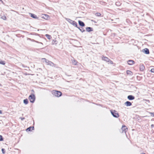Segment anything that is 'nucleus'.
Returning <instances> with one entry per match:
<instances>
[{
  "label": "nucleus",
  "mask_w": 154,
  "mask_h": 154,
  "mask_svg": "<svg viewBox=\"0 0 154 154\" xmlns=\"http://www.w3.org/2000/svg\"><path fill=\"white\" fill-rule=\"evenodd\" d=\"M2 152L3 154H4L5 153V149L4 148H2Z\"/></svg>",
  "instance_id": "nucleus-27"
},
{
  "label": "nucleus",
  "mask_w": 154,
  "mask_h": 154,
  "mask_svg": "<svg viewBox=\"0 0 154 154\" xmlns=\"http://www.w3.org/2000/svg\"><path fill=\"white\" fill-rule=\"evenodd\" d=\"M1 18L4 20H6L7 19V17L5 15H4L3 16H2Z\"/></svg>",
  "instance_id": "nucleus-20"
},
{
  "label": "nucleus",
  "mask_w": 154,
  "mask_h": 154,
  "mask_svg": "<svg viewBox=\"0 0 154 154\" xmlns=\"http://www.w3.org/2000/svg\"><path fill=\"white\" fill-rule=\"evenodd\" d=\"M126 73L127 75H132L133 74L132 72L130 70H127L126 71Z\"/></svg>",
  "instance_id": "nucleus-15"
},
{
  "label": "nucleus",
  "mask_w": 154,
  "mask_h": 154,
  "mask_svg": "<svg viewBox=\"0 0 154 154\" xmlns=\"http://www.w3.org/2000/svg\"><path fill=\"white\" fill-rule=\"evenodd\" d=\"M57 43V40H53L52 42V44L53 45H56Z\"/></svg>",
  "instance_id": "nucleus-16"
},
{
  "label": "nucleus",
  "mask_w": 154,
  "mask_h": 154,
  "mask_svg": "<svg viewBox=\"0 0 154 154\" xmlns=\"http://www.w3.org/2000/svg\"><path fill=\"white\" fill-rule=\"evenodd\" d=\"M0 64L2 65H5V62L4 61L0 60Z\"/></svg>",
  "instance_id": "nucleus-24"
},
{
  "label": "nucleus",
  "mask_w": 154,
  "mask_h": 154,
  "mask_svg": "<svg viewBox=\"0 0 154 154\" xmlns=\"http://www.w3.org/2000/svg\"><path fill=\"white\" fill-rule=\"evenodd\" d=\"M42 18L45 19H48L49 18V16L47 15L43 14Z\"/></svg>",
  "instance_id": "nucleus-13"
},
{
  "label": "nucleus",
  "mask_w": 154,
  "mask_h": 154,
  "mask_svg": "<svg viewBox=\"0 0 154 154\" xmlns=\"http://www.w3.org/2000/svg\"><path fill=\"white\" fill-rule=\"evenodd\" d=\"M128 128L125 125H123L121 128V130H122V132L126 133V132L128 131Z\"/></svg>",
  "instance_id": "nucleus-4"
},
{
  "label": "nucleus",
  "mask_w": 154,
  "mask_h": 154,
  "mask_svg": "<svg viewBox=\"0 0 154 154\" xmlns=\"http://www.w3.org/2000/svg\"><path fill=\"white\" fill-rule=\"evenodd\" d=\"M52 94L57 97H60L62 95L61 92L60 91L54 90L51 91Z\"/></svg>",
  "instance_id": "nucleus-1"
},
{
  "label": "nucleus",
  "mask_w": 154,
  "mask_h": 154,
  "mask_svg": "<svg viewBox=\"0 0 154 154\" xmlns=\"http://www.w3.org/2000/svg\"><path fill=\"white\" fill-rule=\"evenodd\" d=\"M145 101H146L147 102H148V103H149L150 102V101L149 100H144Z\"/></svg>",
  "instance_id": "nucleus-31"
},
{
  "label": "nucleus",
  "mask_w": 154,
  "mask_h": 154,
  "mask_svg": "<svg viewBox=\"0 0 154 154\" xmlns=\"http://www.w3.org/2000/svg\"><path fill=\"white\" fill-rule=\"evenodd\" d=\"M31 17L34 18H36V17H35V15L34 14H31Z\"/></svg>",
  "instance_id": "nucleus-30"
},
{
  "label": "nucleus",
  "mask_w": 154,
  "mask_h": 154,
  "mask_svg": "<svg viewBox=\"0 0 154 154\" xmlns=\"http://www.w3.org/2000/svg\"><path fill=\"white\" fill-rule=\"evenodd\" d=\"M72 63L75 65L77 64L78 62L76 60H74L72 61Z\"/></svg>",
  "instance_id": "nucleus-23"
},
{
  "label": "nucleus",
  "mask_w": 154,
  "mask_h": 154,
  "mask_svg": "<svg viewBox=\"0 0 154 154\" xmlns=\"http://www.w3.org/2000/svg\"><path fill=\"white\" fill-rule=\"evenodd\" d=\"M0 141H3V138L2 135H0Z\"/></svg>",
  "instance_id": "nucleus-26"
},
{
  "label": "nucleus",
  "mask_w": 154,
  "mask_h": 154,
  "mask_svg": "<svg viewBox=\"0 0 154 154\" xmlns=\"http://www.w3.org/2000/svg\"><path fill=\"white\" fill-rule=\"evenodd\" d=\"M150 71L151 72L154 73V68L150 70Z\"/></svg>",
  "instance_id": "nucleus-29"
},
{
  "label": "nucleus",
  "mask_w": 154,
  "mask_h": 154,
  "mask_svg": "<svg viewBox=\"0 0 154 154\" xmlns=\"http://www.w3.org/2000/svg\"><path fill=\"white\" fill-rule=\"evenodd\" d=\"M43 59L46 60V59L45 58H43Z\"/></svg>",
  "instance_id": "nucleus-35"
},
{
  "label": "nucleus",
  "mask_w": 154,
  "mask_h": 154,
  "mask_svg": "<svg viewBox=\"0 0 154 154\" xmlns=\"http://www.w3.org/2000/svg\"><path fill=\"white\" fill-rule=\"evenodd\" d=\"M145 69V67L143 64L141 63L140 65V70L141 71H143Z\"/></svg>",
  "instance_id": "nucleus-5"
},
{
  "label": "nucleus",
  "mask_w": 154,
  "mask_h": 154,
  "mask_svg": "<svg viewBox=\"0 0 154 154\" xmlns=\"http://www.w3.org/2000/svg\"><path fill=\"white\" fill-rule=\"evenodd\" d=\"M143 51L144 52L145 54H148L149 53V49L146 48L144 49Z\"/></svg>",
  "instance_id": "nucleus-9"
},
{
  "label": "nucleus",
  "mask_w": 154,
  "mask_h": 154,
  "mask_svg": "<svg viewBox=\"0 0 154 154\" xmlns=\"http://www.w3.org/2000/svg\"><path fill=\"white\" fill-rule=\"evenodd\" d=\"M78 22L79 25L82 26H85L84 23L82 21L79 20Z\"/></svg>",
  "instance_id": "nucleus-12"
},
{
  "label": "nucleus",
  "mask_w": 154,
  "mask_h": 154,
  "mask_svg": "<svg viewBox=\"0 0 154 154\" xmlns=\"http://www.w3.org/2000/svg\"><path fill=\"white\" fill-rule=\"evenodd\" d=\"M102 59L103 60L105 61L106 62H108L109 59L108 57L104 56H103Z\"/></svg>",
  "instance_id": "nucleus-7"
},
{
  "label": "nucleus",
  "mask_w": 154,
  "mask_h": 154,
  "mask_svg": "<svg viewBox=\"0 0 154 154\" xmlns=\"http://www.w3.org/2000/svg\"><path fill=\"white\" fill-rule=\"evenodd\" d=\"M45 36L48 39H50L51 38V35L48 34H46Z\"/></svg>",
  "instance_id": "nucleus-19"
},
{
  "label": "nucleus",
  "mask_w": 154,
  "mask_h": 154,
  "mask_svg": "<svg viewBox=\"0 0 154 154\" xmlns=\"http://www.w3.org/2000/svg\"><path fill=\"white\" fill-rule=\"evenodd\" d=\"M23 102L24 103L26 104H27L28 103V101L27 99H25L23 100Z\"/></svg>",
  "instance_id": "nucleus-21"
},
{
  "label": "nucleus",
  "mask_w": 154,
  "mask_h": 154,
  "mask_svg": "<svg viewBox=\"0 0 154 154\" xmlns=\"http://www.w3.org/2000/svg\"><path fill=\"white\" fill-rule=\"evenodd\" d=\"M95 15L97 17H99L101 16V14L100 13H97L95 14Z\"/></svg>",
  "instance_id": "nucleus-22"
},
{
  "label": "nucleus",
  "mask_w": 154,
  "mask_h": 154,
  "mask_svg": "<svg viewBox=\"0 0 154 154\" xmlns=\"http://www.w3.org/2000/svg\"><path fill=\"white\" fill-rule=\"evenodd\" d=\"M125 104L127 106H131L132 104L131 102L128 101H127L125 103Z\"/></svg>",
  "instance_id": "nucleus-11"
},
{
  "label": "nucleus",
  "mask_w": 154,
  "mask_h": 154,
  "mask_svg": "<svg viewBox=\"0 0 154 154\" xmlns=\"http://www.w3.org/2000/svg\"><path fill=\"white\" fill-rule=\"evenodd\" d=\"M151 116L152 117H154V112H150Z\"/></svg>",
  "instance_id": "nucleus-28"
},
{
  "label": "nucleus",
  "mask_w": 154,
  "mask_h": 154,
  "mask_svg": "<svg viewBox=\"0 0 154 154\" xmlns=\"http://www.w3.org/2000/svg\"><path fill=\"white\" fill-rule=\"evenodd\" d=\"M86 30L88 32L92 31V28L90 27H87L86 28Z\"/></svg>",
  "instance_id": "nucleus-17"
},
{
  "label": "nucleus",
  "mask_w": 154,
  "mask_h": 154,
  "mask_svg": "<svg viewBox=\"0 0 154 154\" xmlns=\"http://www.w3.org/2000/svg\"><path fill=\"white\" fill-rule=\"evenodd\" d=\"M2 113V111L0 110V114H1Z\"/></svg>",
  "instance_id": "nucleus-33"
},
{
  "label": "nucleus",
  "mask_w": 154,
  "mask_h": 154,
  "mask_svg": "<svg viewBox=\"0 0 154 154\" xmlns=\"http://www.w3.org/2000/svg\"><path fill=\"white\" fill-rule=\"evenodd\" d=\"M79 29H80V30L82 32H83L84 31H85V30H81L79 28Z\"/></svg>",
  "instance_id": "nucleus-32"
},
{
  "label": "nucleus",
  "mask_w": 154,
  "mask_h": 154,
  "mask_svg": "<svg viewBox=\"0 0 154 154\" xmlns=\"http://www.w3.org/2000/svg\"><path fill=\"white\" fill-rule=\"evenodd\" d=\"M107 62L109 63L108 64H114V65L115 66V64L113 63L112 61L110 59Z\"/></svg>",
  "instance_id": "nucleus-18"
},
{
  "label": "nucleus",
  "mask_w": 154,
  "mask_h": 154,
  "mask_svg": "<svg viewBox=\"0 0 154 154\" xmlns=\"http://www.w3.org/2000/svg\"><path fill=\"white\" fill-rule=\"evenodd\" d=\"M128 98L130 100H133L134 99L135 97L134 96L132 95H129L128 97Z\"/></svg>",
  "instance_id": "nucleus-10"
},
{
  "label": "nucleus",
  "mask_w": 154,
  "mask_h": 154,
  "mask_svg": "<svg viewBox=\"0 0 154 154\" xmlns=\"http://www.w3.org/2000/svg\"><path fill=\"white\" fill-rule=\"evenodd\" d=\"M72 22L70 23L71 24L75 26V27L78 28L77 24V23L74 21L71 20Z\"/></svg>",
  "instance_id": "nucleus-8"
},
{
  "label": "nucleus",
  "mask_w": 154,
  "mask_h": 154,
  "mask_svg": "<svg viewBox=\"0 0 154 154\" xmlns=\"http://www.w3.org/2000/svg\"><path fill=\"white\" fill-rule=\"evenodd\" d=\"M127 63L129 65H131L134 64L135 62L132 60H129L127 61Z\"/></svg>",
  "instance_id": "nucleus-6"
},
{
  "label": "nucleus",
  "mask_w": 154,
  "mask_h": 154,
  "mask_svg": "<svg viewBox=\"0 0 154 154\" xmlns=\"http://www.w3.org/2000/svg\"><path fill=\"white\" fill-rule=\"evenodd\" d=\"M116 5H117L118 6H119L121 4L119 2H116Z\"/></svg>",
  "instance_id": "nucleus-25"
},
{
  "label": "nucleus",
  "mask_w": 154,
  "mask_h": 154,
  "mask_svg": "<svg viewBox=\"0 0 154 154\" xmlns=\"http://www.w3.org/2000/svg\"><path fill=\"white\" fill-rule=\"evenodd\" d=\"M141 154H145L144 153L142 152V153H141Z\"/></svg>",
  "instance_id": "nucleus-34"
},
{
  "label": "nucleus",
  "mask_w": 154,
  "mask_h": 154,
  "mask_svg": "<svg viewBox=\"0 0 154 154\" xmlns=\"http://www.w3.org/2000/svg\"><path fill=\"white\" fill-rule=\"evenodd\" d=\"M34 127H30L26 129L27 131H30L34 129Z\"/></svg>",
  "instance_id": "nucleus-14"
},
{
  "label": "nucleus",
  "mask_w": 154,
  "mask_h": 154,
  "mask_svg": "<svg viewBox=\"0 0 154 154\" xmlns=\"http://www.w3.org/2000/svg\"><path fill=\"white\" fill-rule=\"evenodd\" d=\"M111 113L114 117L118 118L119 117V115L118 113L115 110L111 111Z\"/></svg>",
  "instance_id": "nucleus-3"
},
{
  "label": "nucleus",
  "mask_w": 154,
  "mask_h": 154,
  "mask_svg": "<svg viewBox=\"0 0 154 154\" xmlns=\"http://www.w3.org/2000/svg\"><path fill=\"white\" fill-rule=\"evenodd\" d=\"M35 99V95L33 94H32L29 97V99L30 101L32 103L34 102Z\"/></svg>",
  "instance_id": "nucleus-2"
}]
</instances>
